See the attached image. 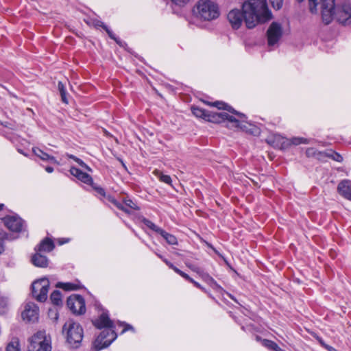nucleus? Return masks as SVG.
<instances>
[{"mask_svg": "<svg viewBox=\"0 0 351 351\" xmlns=\"http://www.w3.org/2000/svg\"><path fill=\"white\" fill-rule=\"evenodd\" d=\"M203 102L210 106L216 107L219 110L223 109L232 112V114H234L237 117L233 115L228 114L226 112H217L208 111L197 106H193L191 108V110L196 117L202 118L206 121L215 123H220L225 121H228L233 127L239 128L243 131H248L247 125L249 123L246 121V117L245 114L237 112L231 106L223 101H217L211 103L203 101Z\"/></svg>", "mask_w": 351, "mask_h": 351, "instance_id": "1", "label": "nucleus"}, {"mask_svg": "<svg viewBox=\"0 0 351 351\" xmlns=\"http://www.w3.org/2000/svg\"><path fill=\"white\" fill-rule=\"evenodd\" d=\"M311 13H317L320 6L322 18L324 23L329 24L335 18L343 25L351 23V5L343 3L335 8V0H308Z\"/></svg>", "mask_w": 351, "mask_h": 351, "instance_id": "2", "label": "nucleus"}, {"mask_svg": "<svg viewBox=\"0 0 351 351\" xmlns=\"http://www.w3.org/2000/svg\"><path fill=\"white\" fill-rule=\"evenodd\" d=\"M245 23L247 28H254L258 23H264L272 19L266 0H247L242 4Z\"/></svg>", "mask_w": 351, "mask_h": 351, "instance_id": "3", "label": "nucleus"}, {"mask_svg": "<svg viewBox=\"0 0 351 351\" xmlns=\"http://www.w3.org/2000/svg\"><path fill=\"white\" fill-rule=\"evenodd\" d=\"M93 324L97 328H105L97 337L94 342L96 349L101 350L109 346L117 338V335L112 330V322L106 313H103L98 319L93 321Z\"/></svg>", "mask_w": 351, "mask_h": 351, "instance_id": "4", "label": "nucleus"}, {"mask_svg": "<svg viewBox=\"0 0 351 351\" xmlns=\"http://www.w3.org/2000/svg\"><path fill=\"white\" fill-rule=\"evenodd\" d=\"M193 14L202 21H212L220 15L219 5L213 0H198L194 8Z\"/></svg>", "mask_w": 351, "mask_h": 351, "instance_id": "5", "label": "nucleus"}, {"mask_svg": "<svg viewBox=\"0 0 351 351\" xmlns=\"http://www.w3.org/2000/svg\"><path fill=\"white\" fill-rule=\"evenodd\" d=\"M62 334L66 341L73 347H77L83 339V329L80 324L73 319L66 321L62 327Z\"/></svg>", "mask_w": 351, "mask_h": 351, "instance_id": "6", "label": "nucleus"}, {"mask_svg": "<svg viewBox=\"0 0 351 351\" xmlns=\"http://www.w3.org/2000/svg\"><path fill=\"white\" fill-rule=\"evenodd\" d=\"M27 351H51V347L44 331H39L29 340Z\"/></svg>", "mask_w": 351, "mask_h": 351, "instance_id": "7", "label": "nucleus"}, {"mask_svg": "<svg viewBox=\"0 0 351 351\" xmlns=\"http://www.w3.org/2000/svg\"><path fill=\"white\" fill-rule=\"evenodd\" d=\"M49 281L47 278H42L34 281L32 285L33 297L39 302H45L47 298Z\"/></svg>", "mask_w": 351, "mask_h": 351, "instance_id": "8", "label": "nucleus"}, {"mask_svg": "<svg viewBox=\"0 0 351 351\" xmlns=\"http://www.w3.org/2000/svg\"><path fill=\"white\" fill-rule=\"evenodd\" d=\"M67 306L76 315L84 314L86 311L84 299L80 295H71L67 299Z\"/></svg>", "mask_w": 351, "mask_h": 351, "instance_id": "9", "label": "nucleus"}, {"mask_svg": "<svg viewBox=\"0 0 351 351\" xmlns=\"http://www.w3.org/2000/svg\"><path fill=\"white\" fill-rule=\"evenodd\" d=\"M267 40L269 46L276 44L282 34V26L277 22H273L269 27L267 32Z\"/></svg>", "mask_w": 351, "mask_h": 351, "instance_id": "10", "label": "nucleus"}, {"mask_svg": "<svg viewBox=\"0 0 351 351\" xmlns=\"http://www.w3.org/2000/svg\"><path fill=\"white\" fill-rule=\"evenodd\" d=\"M228 20L232 25V28L239 29L243 21H245V16L243 11L238 9H233L228 14Z\"/></svg>", "mask_w": 351, "mask_h": 351, "instance_id": "11", "label": "nucleus"}, {"mask_svg": "<svg viewBox=\"0 0 351 351\" xmlns=\"http://www.w3.org/2000/svg\"><path fill=\"white\" fill-rule=\"evenodd\" d=\"M107 199L117 208L126 213H130L131 210H138V207L136 204L130 199H125L123 203L119 202L111 196H108Z\"/></svg>", "mask_w": 351, "mask_h": 351, "instance_id": "12", "label": "nucleus"}, {"mask_svg": "<svg viewBox=\"0 0 351 351\" xmlns=\"http://www.w3.org/2000/svg\"><path fill=\"white\" fill-rule=\"evenodd\" d=\"M22 318L27 322H35L38 318V307L34 303H27L22 313Z\"/></svg>", "mask_w": 351, "mask_h": 351, "instance_id": "13", "label": "nucleus"}, {"mask_svg": "<svg viewBox=\"0 0 351 351\" xmlns=\"http://www.w3.org/2000/svg\"><path fill=\"white\" fill-rule=\"evenodd\" d=\"M5 226L11 231L20 232L23 227V220L16 216H8L4 219Z\"/></svg>", "mask_w": 351, "mask_h": 351, "instance_id": "14", "label": "nucleus"}, {"mask_svg": "<svg viewBox=\"0 0 351 351\" xmlns=\"http://www.w3.org/2000/svg\"><path fill=\"white\" fill-rule=\"evenodd\" d=\"M338 193L345 199L351 201V181L344 180L337 186Z\"/></svg>", "mask_w": 351, "mask_h": 351, "instance_id": "15", "label": "nucleus"}, {"mask_svg": "<svg viewBox=\"0 0 351 351\" xmlns=\"http://www.w3.org/2000/svg\"><path fill=\"white\" fill-rule=\"evenodd\" d=\"M71 173L76 177L78 180H81L82 182L87 184L90 186H93V180L90 175L82 171L80 169L76 167H71L70 169Z\"/></svg>", "mask_w": 351, "mask_h": 351, "instance_id": "16", "label": "nucleus"}, {"mask_svg": "<svg viewBox=\"0 0 351 351\" xmlns=\"http://www.w3.org/2000/svg\"><path fill=\"white\" fill-rule=\"evenodd\" d=\"M56 287L62 289L64 291H75L79 290L83 287L80 281L75 280L74 282H58L56 284Z\"/></svg>", "mask_w": 351, "mask_h": 351, "instance_id": "17", "label": "nucleus"}, {"mask_svg": "<svg viewBox=\"0 0 351 351\" xmlns=\"http://www.w3.org/2000/svg\"><path fill=\"white\" fill-rule=\"evenodd\" d=\"M156 255L171 269H172L176 273L183 277L184 279L189 280V282H193V279L191 278L188 274L181 271L180 269L174 266L171 262H169L167 259L164 258L162 255L156 253Z\"/></svg>", "mask_w": 351, "mask_h": 351, "instance_id": "18", "label": "nucleus"}, {"mask_svg": "<svg viewBox=\"0 0 351 351\" xmlns=\"http://www.w3.org/2000/svg\"><path fill=\"white\" fill-rule=\"evenodd\" d=\"M32 263L36 267H46L48 265V259L45 256L36 253L32 258Z\"/></svg>", "mask_w": 351, "mask_h": 351, "instance_id": "19", "label": "nucleus"}, {"mask_svg": "<svg viewBox=\"0 0 351 351\" xmlns=\"http://www.w3.org/2000/svg\"><path fill=\"white\" fill-rule=\"evenodd\" d=\"M54 248V243L50 239L46 238L38 245L36 250L38 252H49Z\"/></svg>", "mask_w": 351, "mask_h": 351, "instance_id": "20", "label": "nucleus"}, {"mask_svg": "<svg viewBox=\"0 0 351 351\" xmlns=\"http://www.w3.org/2000/svg\"><path fill=\"white\" fill-rule=\"evenodd\" d=\"M32 150H33L34 154L36 156L39 157L41 160H49V161H51L52 162L57 163V161H56V158L53 156H50L49 154H48L47 153L43 152V150H41L38 147H34V148H33Z\"/></svg>", "mask_w": 351, "mask_h": 351, "instance_id": "21", "label": "nucleus"}, {"mask_svg": "<svg viewBox=\"0 0 351 351\" xmlns=\"http://www.w3.org/2000/svg\"><path fill=\"white\" fill-rule=\"evenodd\" d=\"M199 276L205 282H206L212 288H219V286L217 283V282L208 274L202 271V273L200 274Z\"/></svg>", "mask_w": 351, "mask_h": 351, "instance_id": "22", "label": "nucleus"}, {"mask_svg": "<svg viewBox=\"0 0 351 351\" xmlns=\"http://www.w3.org/2000/svg\"><path fill=\"white\" fill-rule=\"evenodd\" d=\"M262 345L267 348V349L272 351H285L281 349L274 341L268 340V339H263L261 340Z\"/></svg>", "mask_w": 351, "mask_h": 351, "instance_id": "23", "label": "nucleus"}, {"mask_svg": "<svg viewBox=\"0 0 351 351\" xmlns=\"http://www.w3.org/2000/svg\"><path fill=\"white\" fill-rule=\"evenodd\" d=\"M169 245H176L177 244V239L175 236L173 234H171L167 232H165L164 230L161 229L159 233Z\"/></svg>", "mask_w": 351, "mask_h": 351, "instance_id": "24", "label": "nucleus"}, {"mask_svg": "<svg viewBox=\"0 0 351 351\" xmlns=\"http://www.w3.org/2000/svg\"><path fill=\"white\" fill-rule=\"evenodd\" d=\"M50 299L51 302L55 305H60L62 303V294L60 291L55 290L51 294Z\"/></svg>", "mask_w": 351, "mask_h": 351, "instance_id": "25", "label": "nucleus"}, {"mask_svg": "<svg viewBox=\"0 0 351 351\" xmlns=\"http://www.w3.org/2000/svg\"><path fill=\"white\" fill-rule=\"evenodd\" d=\"M153 173L162 182L171 184V178L168 175H165L160 171L156 169L154 171Z\"/></svg>", "mask_w": 351, "mask_h": 351, "instance_id": "26", "label": "nucleus"}, {"mask_svg": "<svg viewBox=\"0 0 351 351\" xmlns=\"http://www.w3.org/2000/svg\"><path fill=\"white\" fill-rule=\"evenodd\" d=\"M6 351H21L19 341L18 339H13L7 346Z\"/></svg>", "mask_w": 351, "mask_h": 351, "instance_id": "27", "label": "nucleus"}, {"mask_svg": "<svg viewBox=\"0 0 351 351\" xmlns=\"http://www.w3.org/2000/svg\"><path fill=\"white\" fill-rule=\"evenodd\" d=\"M99 25L102 27L106 30V32H107V34H108V36H110V38L115 40V42L118 45H119L121 46L122 45L121 41L115 36V35L113 34V32L106 25H104L103 23H100V25Z\"/></svg>", "mask_w": 351, "mask_h": 351, "instance_id": "28", "label": "nucleus"}, {"mask_svg": "<svg viewBox=\"0 0 351 351\" xmlns=\"http://www.w3.org/2000/svg\"><path fill=\"white\" fill-rule=\"evenodd\" d=\"M143 223L147 226L148 228H149L150 229H152V230L159 233V232L160 231L161 228L158 227L156 225H155L152 221H151L149 219H147L145 218H143Z\"/></svg>", "mask_w": 351, "mask_h": 351, "instance_id": "29", "label": "nucleus"}, {"mask_svg": "<svg viewBox=\"0 0 351 351\" xmlns=\"http://www.w3.org/2000/svg\"><path fill=\"white\" fill-rule=\"evenodd\" d=\"M8 311V300L4 297H0V315L5 313Z\"/></svg>", "mask_w": 351, "mask_h": 351, "instance_id": "30", "label": "nucleus"}, {"mask_svg": "<svg viewBox=\"0 0 351 351\" xmlns=\"http://www.w3.org/2000/svg\"><path fill=\"white\" fill-rule=\"evenodd\" d=\"M58 89L60 93L62 101L67 104L68 101L66 97V89L64 84L61 82H59L58 83Z\"/></svg>", "mask_w": 351, "mask_h": 351, "instance_id": "31", "label": "nucleus"}, {"mask_svg": "<svg viewBox=\"0 0 351 351\" xmlns=\"http://www.w3.org/2000/svg\"><path fill=\"white\" fill-rule=\"evenodd\" d=\"M69 158H72L73 160H75L76 162H77L81 167L85 168L88 171H92L91 169L86 164H85L81 159L77 158L76 156H75L73 155H70Z\"/></svg>", "mask_w": 351, "mask_h": 351, "instance_id": "32", "label": "nucleus"}, {"mask_svg": "<svg viewBox=\"0 0 351 351\" xmlns=\"http://www.w3.org/2000/svg\"><path fill=\"white\" fill-rule=\"evenodd\" d=\"M291 143L293 145H300V144H307L308 143V140L306 139V138H291Z\"/></svg>", "mask_w": 351, "mask_h": 351, "instance_id": "33", "label": "nucleus"}, {"mask_svg": "<svg viewBox=\"0 0 351 351\" xmlns=\"http://www.w3.org/2000/svg\"><path fill=\"white\" fill-rule=\"evenodd\" d=\"M272 7L276 10H280L282 6V0H269Z\"/></svg>", "mask_w": 351, "mask_h": 351, "instance_id": "34", "label": "nucleus"}, {"mask_svg": "<svg viewBox=\"0 0 351 351\" xmlns=\"http://www.w3.org/2000/svg\"><path fill=\"white\" fill-rule=\"evenodd\" d=\"M186 265L189 268H190L192 271L196 272L199 276L200 275L201 273H202V271L197 266L188 263H186Z\"/></svg>", "mask_w": 351, "mask_h": 351, "instance_id": "35", "label": "nucleus"}, {"mask_svg": "<svg viewBox=\"0 0 351 351\" xmlns=\"http://www.w3.org/2000/svg\"><path fill=\"white\" fill-rule=\"evenodd\" d=\"M191 0H171L175 4L182 6L187 4Z\"/></svg>", "mask_w": 351, "mask_h": 351, "instance_id": "36", "label": "nucleus"}, {"mask_svg": "<svg viewBox=\"0 0 351 351\" xmlns=\"http://www.w3.org/2000/svg\"><path fill=\"white\" fill-rule=\"evenodd\" d=\"M99 195H102V196H105L106 193H105V191L104 190L101 188V187H99V186H96L94 185V184H93V186H91Z\"/></svg>", "mask_w": 351, "mask_h": 351, "instance_id": "37", "label": "nucleus"}, {"mask_svg": "<svg viewBox=\"0 0 351 351\" xmlns=\"http://www.w3.org/2000/svg\"><path fill=\"white\" fill-rule=\"evenodd\" d=\"M196 287L200 289L201 290H202L203 291L206 292V289L205 288H204L199 283H198L197 282L193 280V282H191Z\"/></svg>", "mask_w": 351, "mask_h": 351, "instance_id": "38", "label": "nucleus"}, {"mask_svg": "<svg viewBox=\"0 0 351 351\" xmlns=\"http://www.w3.org/2000/svg\"><path fill=\"white\" fill-rule=\"evenodd\" d=\"M334 159L337 161H341L342 160V157L341 155L338 154H335V157L334 158Z\"/></svg>", "mask_w": 351, "mask_h": 351, "instance_id": "39", "label": "nucleus"}, {"mask_svg": "<svg viewBox=\"0 0 351 351\" xmlns=\"http://www.w3.org/2000/svg\"><path fill=\"white\" fill-rule=\"evenodd\" d=\"M45 170H46V171H47V172H48V173H52V172L53 171V167H47L45 168Z\"/></svg>", "mask_w": 351, "mask_h": 351, "instance_id": "40", "label": "nucleus"}, {"mask_svg": "<svg viewBox=\"0 0 351 351\" xmlns=\"http://www.w3.org/2000/svg\"><path fill=\"white\" fill-rule=\"evenodd\" d=\"M4 248H3V244L2 241L0 240V254L3 252Z\"/></svg>", "mask_w": 351, "mask_h": 351, "instance_id": "41", "label": "nucleus"}, {"mask_svg": "<svg viewBox=\"0 0 351 351\" xmlns=\"http://www.w3.org/2000/svg\"><path fill=\"white\" fill-rule=\"evenodd\" d=\"M68 242H69V239H62V240L59 241L60 245H62V244L68 243Z\"/></svg>", "mask_w": 351, "mask_h": 351, "instance_id": "42", "label": "nucleus"}, {"mask_svg": "<svg viewBox=\"0 0 351 351\" xmlns=\"http://www.w3.org/2000/svg\"><path fill=\"white\" fill-rule=\"evenodd\" d=\"M327 348L330 351H336V350L332 347H327Z\"/></svg>", "mask_w": 351, "mask_h": 351, "instance_id": "43", "label": "nucleus"}, {"mask_svg": "<svg viewBox=\"0 0 351 351\" xmlns=\"http://www.w3.org/2000/svg\"><path fill=\"white\" fill-rule=\"evenodd\" d=\"M3 208V204H0V210H1Z\"/></svg>", "mask_w": 351, "mask_h": 351, "instance_id": "44", "label": "nucleus"}, {"mask_svg": "<svg viewBox=\"0 0 351 351\" xmlns=\"http://www.w3.org/2000/svg\"><path fill=\"white\" fill-rule=\"evenodd\" d=\"M55 318H56V319H58V314L57 313L56 314V317Z\"/></svg>", "mask_w": 351, "mask_h": 351, "instance_id": "45", "label": "nucleus"}, {"mask_svg": "<svg viewBox=\"0 0 351 351\" xmlns=\"http://www.w3.org/2000/svg\"><path fill=\"white\" fill-rule=\"evenodd\" d=\"M298 1L299 2H301V1H302L303 0H298Z\"/></svg>", "mask_w": 351, "mask_h": 351, "instance_id": "46", "label": "nucleus"}]
</instances>
